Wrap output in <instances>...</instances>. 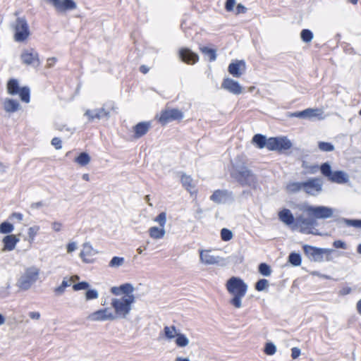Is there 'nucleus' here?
<instances>
[{"mask_svg": "<svg viewBox=\"0 0 361 361\" xmlns=\"http://www.w3.org/2000/svg\"><path fill=\"white\" fill-rule=\"evenodd\" d=\"M226 287L228 292L233 295L230 300V304L235 308H240L242 307V298L245 295L247 290V285L242 279L232 276L227 281Z\"/></svg>", "mask_w": 361, "mask_h": 361, "instance_id": "f257e3e1", "label": "nucleus"}, {"mask_svg": "<svg viewBox=\"0 0 361 361\" xmlns=\"http://www.w3.org/2000/svg\"><path fill=\"white\" fill-rule=\"evenodd\" d=\"M231 176L242 186L254 187L257 179L253 172L243 163L235 162L233 164Z\"/></svg>", "mask_w": 361, "mask_h": 361, "instance_id": "f03ea898", "label": "nucleus"}, {"mask_svg": "<svg viewBox=\"0 0 361 361\" xmlns=\"http://www.w3.org/2000/svg\"><path fill=\"white\" fill-rule=\"evenodd\" d=\"M11 27L14 31V39L16 42H24L30 35L29 25L25 17L17 18L11 24Z\"/></svg>", "mask_w": 361, "mask_h": 361, "instance_id": "7ed1b4c3", "label": "nucleus"}, {"mask_svg": "<svg viewBox=\"0 0 361 361\" xmlns=\"http://www.w3.org/2000/svg\"><path fill=\"white\" fill-rule=\"evenodd\" d=\"M39 274V269L35 267L26 269L24 274L18 280L17 286L21 290H28L37 280Z\"/></svg>", "mask_w": 361, "mask_h": 361, "instance_id": "20e7f679", "label": "nucleus"}, {"mask_svg": "<svg viewBox=\"0 0 361 361\" xmlns=\"http://www.w3.org/2000/svg\"><path fill=\"white\" fill-rule=\"evenodd\" d=\"M303 251L305 255L311 260L314 262H322L324 254H330L334 250L329 248H319L309 245L303 246Z\"/></svg>", "mask_w": 361, "mask_h": 361, "instance_id": "39448f33", "label": "nucleus"}, {"mask_svg": "<svg viewBox=\"0 0 361 361\" xmlns=\"http://www.w3.org/2000/svg\"><path fill=\"white\" fill-rule=\"evenodd\" d=\"M292 142L286 137H271L269 138L268 149L271 151L282 152L290 149Z\"/></svg>", "mask_w": 361, "mask_h": 361, "instance_id": "423d86ee", "label": "nucleus"}, {"mask_svg": "<svg viewBox=\"0 0 361 361\" xmlns=\"http://www.w3.org/2000/svg\"><path fill=\"white\" fill-rule=\"evenodd\" d=\"M323 181L320 178H310L303 181V191L311 196H317L322 191Z\"/></svg>", "mask_w": 361, "mask_h": 361, "instance_id": "0eeeda50", "label": "nucleus"}, {"mask_svg": "<svg viewBox=\"0 0 361 361\" xmlns=\"http://www.w3.org/2000/svg\"><path fill=\"white\" fill-rule=\"evenodd\" d=\"M22 63L30 66L33 68H37L40 66L39 54L32 48L24 49L20 54Z\"/></svg>", "mask_w": 361, "mask_h": 361, "instance_id": "6e6552de", "label": "nucleus"}, {"mask_svg": "<svg viewBox=\"0 0 361 361\" xmlns=\"http://www.w3.org/2000/svg\"><path fill=\"white\" fill-rule=\"evenodd\" d=\"M117 317L126 318L132 310V307L126 302L122 298H113L111 303Z\"/></svg>", "mask_w": 361, "mask_h": 361, "instance_id": "1a4fd4ad", "label": "nucleus"}, {"mask_svg": "<svg viewBox=\"0 0 361 361\" xmlns=\"http://www.w3.org/2000/svg\"><path fill=\"white\" fill-rule=\"evenodd\" d=\"M183 118V114L178 109H166L161 112L159 121L164 126L169 122L176 120H181Z\"/></svg>", "mask_w": 361, "mask_h": 361, "instance_id": "9d476101", "label": "nucleus"}, {"mask_svg": "<svg viewBox=\"0 0 361 361\" xmlns=\"http://www.w3.org/2000/svg\"><path fill=\"white\" fill-rule=\"evenodd\" d=\"M210 200L217 204H224L234 200L233 194L227 190H216L210 196Z\"/></svg>", "mask_w": 361, "mask_h": 361, "instance_id": "9b49d317", "label": "nucleus"}, {"mask_svg": "<svg viewBox=\"0 0 361 361\" xmlns=\"http://www.w3.org/2000/svg\"><path fill=\"white\" fill-rule=\"evenodd\" d=\"M307 211L316 219H328L333 216L334 209L326 206H310L307 209Z\"/></svg>", "mask_w": 361, "mask_h": 361, "instance_id": "f8f14e48", "label": "nucleus"}, {"mask_svg": "<svg viewBox=\"0 0 361 361\" xmlns=\"http://www.w3.org/2000/svg\"><path fill=\"white\" fill-rule=\"evenodd\" d=\"M295 223L292 226V230H296L300 228L301 233H306V229L313 227L316 225V220L312 218H305L302 215H300L295 218Z\"/></svg>", "mask_w": 361, "mask_h": 361, "instance_id": "ddd939ff", "label": "nucleus"}, {"mask_svg": "<svg viewBox=\"0 0 361 361\" xmlns=\"http://www.w3.org/2000/svg\"><path fill=\"white\" fill-rule=\"evenodd\" d=\"M87 319L91 321H112L116 319V316L109 312L108 308H104L90 314Z\"/></svg>", "mask_w": 361, "mask_h": 361, "instance_id": "4468645a", "label": "nucleus"}, {"mask_svg": "<svg viewBox=\"0 0 361 361\" xmlns=\"http://www.w3.org/2000/svg\"><path fill=\"white\" fill-rule=\"evenodd\" d=\"M221 87L233 94H240L243 92V88L238 82L230 78H226L221 83Z\"/></svg>", "mask_w": 361, "mask_h": 361, "instance_id": "2eb2a0df", "label": "nucleus"}, {"mask_svg": "<svg viewBox=\"0 0 361 361\" xmlns=\"http://www.w3.org/2000/svg\"><path fill=\"white\" fill-rule=\"evenodd\" d=\"M85 116L88 117L89 121H93L94 119L109 118L110 117V112L103 106L92 110L87 109L85 113Z\"/></svg>", "mask_w": 361, "mask_h": 361, "instance_id": "dca6fc26", "label": "nucleus"}, {"mask_svg": "<svg viewBox=\"0 0 361 361\" xmlns=\"http://www.w3.org/2000/svg\"><path fill=\"white\" fill-rule=\"evenodd\" d=\"M245 71V62L243 60L235 61L228 65V71L235 78H240Z\"/></svg>", "mask_w": 361, "mask_h": 361, "instance_id": "f3484780", "label": "nucleus"}, {"mask_svg": "<svg viewBox=\"0 0 361 361\" xmlns=\"http://www.w3.org/2000/svg\"><path fill=\"white\" fill-rule=\"evenodd\" d=\"M179 56L182 61L188 64H194L199 60L198 55L188 48L180 49Z\"/></svg>", "mask_w": 361, "mask_h": 361, "instance_id": "a211bd4d", "label": "nucleus"}, {"mask_svg": "<svg viewBox=\"0 0 361 361\" xmlns=\"http://www.w3.org/2000/svg\"><path fill=\"white\" fill-rule=\"evenodd\" d=\"M59 11L73 10L76 8V4L73 0H48Z\"/></svg>", "mask_w": 361, "mask_h": 361, "instance_id": "6ab92c4d", "label": "nucleus"}, {"mask_svg": "<svg viewBox=\"0 0 361 361\" xmlns=\"http://www.w3.org/2000/svg\"><path fill=\"white\" fill-rule=\"evenodd\" d=\"M151 128L149 121H142L137 123L133 127V137L135 139H139L146 135Z\"/></svg>", "mask_w": 361, "mask_h": 361, "instance_id": "aec40b11", "label": "nucleus"}, {"mask_svg": "<svg viewBox=\"0 0 361 361\" xmlns=\"http://www.w3.org/2000/svg\"><path fill=\"white\" fill-rule=\"evenodd\" d=\"M20 239L15 235H6L4 237L2 242L4 243L3 251H12L16 248V244Z\"/></svg>", "mask_w": 361, "mask_h": 361, "instance_id": "412c9836", "label": "nucleus"}, {"mask_svg": "<svg viewBox=\"0 0 361 361\" xmlns=\"http://www.w3.org/2000/svg\"><path fill=\"white\" fill-rule=\"evenodd\" d=\"M279 219L286 225L290 226L291 228L295 221L290 210L286 208L279 212Z\"/></svg>", "mask_w": 361, "mask_h": 361, "instance_id": "4be33fe9", "label": "nucleus"}, {"mask_svg": "<svg viewBox=\"0 0 361 361\" xmlns=\"http://www.w3.org/2000/svg\"><path fill=\"white\" fill-rule=\"evenodd\" d=\"M134 291V287L131 283H126L119 286H114L111 288V293L115 295L121 294L128 295Z\"/></svg>", "mask_w": 361, "mask_h": 361, "instance_id": "5701e85b", "label": "nucleus"}, {"mask_svg": "<svg viewBox=\"0 0 361 361\" xmlns=\"http://www.w3.org/2000/svg\"><path fill=\"white\" fill-rule=\"evenodd\" d=\"M329 180L332 183L343 184L346 183L349 180V176L345 172L343 171H333Z\"/></svg>", "mask_w": 361, "mask_h": 361, "instance_id": "b1692460", "label": "nucleus"}, {"mask_svg": "<svg viewBox=\"0 0 361 361\" xmlns=\"http://www.w3.org/2000/svg\"><path fill=\"white\" fill-rule=\"evenodd\" d=\"M317 109H306L301 111H295L291 114V116L299 118H311L315 117L317 114Z\"/></svg>", "mask_w": 361, "mask_h": 361, "instance_id": "393cba45", "label": "nucleus"}, {"mask_svg": "<svg viewBox=\"0 0 361 361\" xmlns=\"http://www.w3.org/2000/svg\"><path fill=\"white\" fill-rule=\"evenodd\" d=\"M252 142L259 149L265 147L268 149L269 139H267L266 136L262 134L255 135L252 139Z\"/></svg>", "mask_w": 361, "mask_h": 361, "instance_id": "a878e982", "label": "nucleus"}, {"mask_svg": "<svg viewBox=\"0 0 361 361\" xmlns=\"http://www.w3.org/2000/svg\"><path fill=\"white\" fill-rule=\"evenodd\" d=\"M4 109L8 113H13L20 109V104L13 99H6L4 102Z\"/></svg>", "mask_w": 361, "mask_h": 361, "instance_id": "bb28decb", "label": "nucleus"}, {"mask_svg": "<svg viewBox=\"0 0 361 361\" xmlns=\"http://www.w3.org/2000/svg\"><path fill=\"white\" fill-rule=\"evenodd\" d=\"M200 258L205 264H214L219 262V257L210 255L209 251H201Z\"/></svg>", "mask_w": 361, "mask_h": 361, "instance_id": "cd10ccee", "label": "nucleus"}, {"mask_svg": "<svg viewBox=\"0 0 361 361\" xmlns=\"http://www.w3.org/2000/svg\"><path fill=\"white\" fill-rule=\"evenodd\" d=\"M181 183L183 186L191 194L195 192V185L193 183L192 178L190 176L183 174L181 176Z\"/></svg>", "mask_w": 361, "mask_h": 361, "instance_id": "c85d7f7f", "label": "nucleus"}, {"mask_svg": "<svg viewBox=\"0 0 361 361\" xmlns=\"http://www.w3.org/2000/svg\"><path fill=\"white\" fill-rule=\"evenodd\" d=\"M21 87L19 86L18 80L10 79L7 82V92L11 95H16Z\"/></svg>", "mask_w": 361, "mask_h": 361, "instance_id": "c756f323", "label": "nucleus"}, {"mask_svg": "<svg viewBox=\"0 0 361 361\" xmlns=\"http://www.w3.org/2000/svg\"><path fill=\"white\" fill-rule=\"evenodd\" d=\"M93 248L90 243L83 244V250L80 253V257L82 259L83 262L90 263L92 261L86 258V256H92L94 255Z\"/></svg>", "mask_w": 361, "mask_h": 361, "instance_id": "7c9ffc66", "label": "nucleus"}, {"mask_svg": "<svg viewBox=\"0 0 361 361\" xmlns=\"http://www.w3.org/2000/svg\"><path fill=\"white\" fill-rule=\"evenodd\" d=\"M165 230L164 227L152 226L149 229V235L153 239H161L165 235Z\"/></svg>", "mask_w": 361, "mask_h": 361, "instance_id": "2f4dec72", "label": "nucleus"}, {"mask_svg": "<svg viewBox=\"0 0 361 361\" xmlns=\"http://www.w3.org/2000/svg\"><path fill=\"white\" fill-rule=\"evenodd\" d=\"M286 190L289 193H297L303 190V182H289L286 185Z\"/></svg>", "mask_w": 361, "mask_h": 361, "instance_id": "473e14b6", "label": "nucleus"}, {"mask_svg": "<svg viewBox=\"0 0 361 361\" xmlns=\"http://www.w3.org/2000/svg\"><path fill=\"white\" fill-rule=\"evenodd\" d=\"M337 223L343 222L348 226L361 228V219H348L345 218H338L334 220Z\"/></svg>", "mask_w": 361, "mask_h": 361, "instance_id": "72a5a7b5", "label": "nucleus"}, {"mask_svg": "<svg viewBox=\"0 0 361 361\" xmlns=\"http://www.w3.org/2000/svg\"><path fill=\"white\" fill-rule=\"evenodd\" d=\"M202 53L209 57V61H214L216 59V51L214 49H212L207 47H200Z\"/></svg>", "mask_w": 361, "mask_h": 361, "instance_id": "f704fd0d", "label": "nucleus"}, {"mask_svg": "<svg viewBox=\"0 0 361 361\" xmlns=\"http://www.w3.org/2000/svg\"><path fill=\"white\" fill-rule=\"evenodd\" d=\"M90 155L87 152H83L79 154V155L75 159V161L79 165L84 166L90 163Z\"/></svg>", "mask_w": 361, "mask_h": 361, "instance_id": "c9c22d12", "label": "nucleus"}, {"mask_svg": "<svg viewBox=\"0 0 361 361\" xmlns=\"http://www.w3.org/2000/svg\"><path fill=\"white\" fill-rule=\"evenodd\" d=\"M164 332L165 337L169 340H172L176 338L177 333L176 328L175 326H166L164 328Z\"/></svg>", "mask_w": 361, "mask_h": 361, "instance_id": "e433bc0d", "label": "nucleus"}, {"mask_svg": "<svg viewBox=\"0 0 361 361\" xmlns=\"http://www.w3.org/2000/svg\"><path fill=\"white\" fill-rule=\"evenodd\" d=\"M319 169L321 171V173L324 177H326L329 180L333 173L330 164L329 162H324L320 166H319Z\"/></svg>", "mask_w": 361, "mask_h": 361, "instance_id": "4c0bfd02", "label": "nucleus"}, {"mask_svg": "<svg viewBox=\"0 0 361 361\" xmlns=\"http://www.w3.org/2000/svg\"><path fill=\"white\" fill-rule=\"evenodd\" d=\"M20 98L22 102L25 103H28L30 100V88L28 87H23L20 89L19 92Z\"/></svg>", "mask_w": 361, "mask_h": 361, "instance_id": "58836bf2", "label": "nucleus"}, {"mask_svg": "<svg viewBox=\"0 0 361 361\" xmlns=\"http://www.w3.org/2000/svg\"><path fill=\"white\" fill-rule=\"evenodd\" d=\"M176 338L175 343L178 347L183 348L187 346L189 343L188 338L183 334L178 333Z\"/></svg>", "mask_w": 361, "mask_h": 361, "instance_id": "ea45409f", "label": "nucleus"}, {"mask_svg": "<svg viewBox=\"0 0 361 361\" xmlns=\"http://www.w3.org/2000/svg\"><path fill=\"white\" fill-rule=\"evenodd\" d=\"M288 262L294 267H298L301 264L302 258L299 253L291 252L288 256Z\"/></svg>", "mask_w": 361, "mask_h": 361, "instance_id": "a19ab883", "label": "nucleus"}, {"mask_svg": "<svg viewBox=\"0 0 361 361\" xmlns=\"http://www.w3.org/2000/svg\"><path fill=\"white\" fill-rule=\"evenodd\" d=\"M258 271L264 276H269L271 274V269L269 264L262 262L258 266Z\"/></svg>", "mask_w": 361, "mask_h": 361, "instance_id": "79ce46f5", "label": "nucleus"}, {"mask_svg": "<svg viewBox=\"0 0 361 361\" xmlns=\"http://www.w3.org/2000/svg\"><path fill=\"white\" fill-rule=\"evenodd\" d=\"M13 229V225L8 221H4L0 224V233L8 234L11 233Z\"/></svg>", "mask_w": 361, "mask_h": 361, "instance_id": "37998d69", "label": "nucleus"}, {"mask_svg": "<svg viewBox=\"0 0 361 361\" xmlns=\"http://www.w3.org/2000/svg\"><path fill=\"white\" fill-rule=\"evenodd\" d=\"M300 37L304 42H310L313 39V32L309 29H303L300 32Z\"/></svg>", "mask_w": 361, "mask_h": 361, "instance_id": "c03bdc74", "label": "nucleus"}, {"mask_svg": "<svg viewBox=\"0 0 361 361\" xmlns=\"http://www.w3.org/2000/svg\"><path fill=\"white\" fill-rule=\"evenodd\" d=\"M318 147L322 152H332L334 150V146L332 143L320 141L318 142Z\"/></svg>", "mask_w": 361, "mask_h": 361, "instance_id": "a18cd8bd", "label": "nucleus"}, {"mask_svg": "<svg viewBox=\"0 0 361 361\" xmlns=\"http://www.w3.org/2000/svg\"><path fill=\"white\" fill-rule=\"evenodd\" d=\"M70 286H71V283H70L69 280H68L67 278L66 277L62 281L61 284L54 289V292L56 294L61 295L64 293L66 288H67Z\"/></svg>", "mask_w": 361, "mask_h": 361, "instance_id": "49530a36", "label": "nucleus"}, {"mask_svg": "<svg viewBox=\"0 0 361 361\" xmlns=\"http://www.w3.org/2000/svg\"><path fill=\"white\" fill-rule=\"evenodd\" d=\"M39 231V226H31L28 228L27 235L28 240L30 243H33L38 231Z\"/></svg>", "mask_w": 361, "mask_h": 361, "instance_id": "de8ad7c7", "label": "nucleus"}, {"mask_svg": "<svg viewBox=\"0 0 361 361\" xmlns=\"http://www.w3.org/2000/svg\"><path fill=\"white\" fill-rule=\"evenodd\" d=\"M221 238L224 241H229L233 238V233L232 231L226 228H224L221 230Z\"/></svg>", "mask_w": 361, "mask_h": 361, "instance_id": "09e8293b", "label": "nucleus"}, {"mask_svg": "<svg viewBox=\"0 0 361 361\" xmlns=\"http://www.w3.org/2000/svg\"><path fill=\"white\" fill-rule=\"evenodd\" d=\"M125 259L121 257H114L109 262L110 267H119L123 264Z\"/></svg>", "mask_w": 361, "mask_h": 361, "instance_id": "8fccbe9b", "label": "nucleus"}, {"mask_svg": "<svg viewBox=\"0 0 361 361\" xmlns=\"http://www.w3.org/2000/svg\"><path fill=\"white\" fill-rule=\"evenodd\" d=\"M302 167L307 169V172L311 174L316 173L319 170L318 165H310L307 161H303L302 163Z\"/></svg>", "mask_w": 361, "mask_h": 361, "instance_id": "3c124183", "label": "nucleus"}, {"mask_svg": "<svg viewBox=\"0 0 361 361\" xmlns=\"http://www.w3.org/2000/svg\"><path fill=\"white\" fill-rule=\"evenodd\" d=\"M276 351V347L272 342H268L265 344L264 352L267 355H272Z\"/></svg>", "mask_w": 361, "mask_h": 361, "instance_id": "603ef678", "label": "nucleus"}, {"mask_svg": "<svg viewBox=\"0 0 361 361\" xmlns=\"http://www.w3.org/2000/svg\"><path fill=\"white\" fill-rule=\"evenodd\" d=\"M269 286V281L265 279H261L257 281L255 288L257 291H263Z\"/></svg>", "mask_w": 361, "mask_h": 361, "instance_id": "864d4df0", "label": "nucleus"}, {"mask_svg": "<svg viewBox=\"0 0 361 361\" xmlns=\"http://www.w3.org/2000/svg\"><path fill=\"white\" fill-rule=\"evenodd\" d=\"M99 293L96 289H88L85 292L86 300H91L98 298Z\"/></svg>", "mask_w": 361, "mask_h": 361, "instance_id": "5fc2aeb1", "label": "nucleus"}, {"mask_svg": "<svg viewBox=\"0 0 361 361\" xmlns=\"http://www.w3.org/2000/svg\"><path fill=\"white\" fill-rule=\"evenodd\" d=\"M90 287V283L87 281H80L77 283L73 284V289L75 291H78L81 290H87Z\"/></svg>", "mask_w": 361, "mask_h": 361, "instance_id": "6e6d98bb", "label": "nucleus"}, {"mask_svg": "<svg viewBox=\"0 0 361 361\" xmlns=\"http://www.w3.org/2000/svg\"><path fill=\"white\" fill-rule=\"evenodd\" d=\"M154 221L157 222L160 227H164L166 223V214L165 212H161L154 219Z\"/></svg>", "mask_w": 361, "mask_h": 361, "instance_id": "4d7b16f0", "label": "nucleus"}, {"mask_svg": "<svg viewBox=\"0 0 361 361\" xmlns=\"http://www.w3.org/2000/svg\"><path fill=\"white\" fill-rule=\"evenodd\" d=\"M123 300L127 302L128 305L132 307V304H133L135 301V297L132 293H129L128 295H126V296L122 297Z\"/></svg>", "mask_w": 361, "mask_h": 361, "instance_id": "13d9d810", "label": "nucleus"}, {"mask_svg": "<svg viewBox=\"0 0 361 361\" xmlns=\"http://www.w3.org/2000/svg\"><path fill=\"white\" fill-rule=\"evenodd\" d=\"M333 246L337 249H338V248L343 249V250L347 249L346 243L344 241L341 240H337L334 241Z\"/></svg>", "mask_w": 361, "mask_h": 361, "instance_id": "bf43d9fd", "label": "nucleus"}, {"mask_svg": "<svg viewBox=\"0 0 361 361\" xmlns=\"http://www.w3.org/2000/svg\"><path fill=\"white\" fill-rule=\"evenodd\" d=\"M51 145L56 149H61L62 148L61 140L59 137H55L51 140Z\"/></svg>", "mask_w": 361, "mask_h": 361, "instance_id": "052dcab7", "label": "nucleus"}, {"mask_svg": "<svg viewBox=\"0 0 361 361\" xmlns=\"http://www.w3.org/2000/svg\"><path fill=\"white\" fill-rule=\"evenodd\" d=\"M235 0H226L225 4V8L227 11H231L233 10V7L235 6Z\"/></svg>", "mask_w": 361, "mask_h": 361, "instance_id": "680f3d73", "label": "nucleus"}, {"mask_svg": "<svg viewBox=\"0 0 361 361\" xmlns=\"http://www.w3.org/2000/svg\"><path fill=\"white\" fill-rule=\"evenodd\" d=\"M300 355V350L297 348L294 347L291 349V357L293 359L298 358Z\"/></svg>", "mask_w": 361, "mask_h": 361, "instance_id": "e2e57ef3", "label": "nucleus"}, {"mask_svg": "<svg viewBox=\"0 0 361 361\" xmlns=\"http://www.w3.org/2000/svg\"><path fill=\"white\" fill-rule=\"evenodd\" d=\"M76 248H77V245H76V243H75V242L69 243L66 246L67 252L68 253H71V252L75 251L76 250Z\"/></svg>", "mask_w": 361, "mask_h": 361, "instance_id": "0e129e2a", "label": "nucleus"}, {"mask_svg": "<svg viewBox=\"0 0 361 361\" xmlns=\"http://www.w3.org/2000/svg\"><path fill=\"white\" fill-rule=\"evenodd\" d=\"M247 11V8L241 4H238L236 6V13H245Z\"/></svg>", "mask_w": 361, "mask_h": 361, "instance_id": "69168bd1", "label": "nucleus"}, {"mask_svg": "<svg viewBox=\"0 0 361 361\" xmlns=\"http://www.w3.org/2000/svg\"><path fill=\"white\" fill-rule=\"evenodd\" d=\"M45 206V204L42 202V201H39V202H33L30 205V207L32 209H39L41 208L42 207H44Z\"/></svg>", "mask_w": 361, "mask_h": 361, "instance_id": "338daca9", "label": "nucleus"}, {"mask_svg": "<svg viewBox=\"0 0 361 361\" xmlns=\"http://www.w3.org/2000/svg\"><path fill=\"white\" fill-rule=\"evenodd\" d=\"M23 215L19 212H13L10 216V219H16L18 221H20L23 220Z\"/></svg>", "mask_w": 361, "mask_h": 361, "instance_id": "774afa93", "label": "nucleus"}]
</instances>
